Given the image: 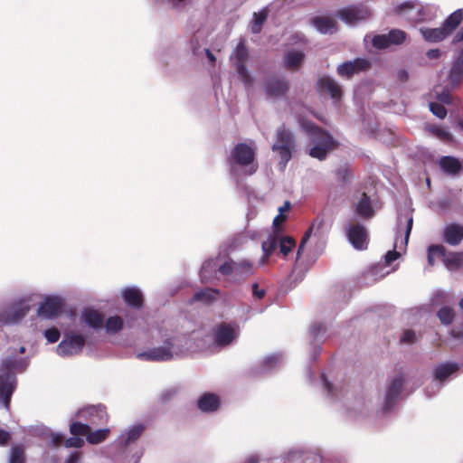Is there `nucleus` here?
Here are the masks:
<instances>
[{"label":"nucleus","instance_id":"12","mask_svg":"<svg viewBox=\"0 0 463 463\" xmlns=\"http://www.w3.org/2000/svg\"><path fill=\"white\" fill-rule=\"evenodd\" d=\"M240 335V327L236 323H221L213 329V341L218 346L232 344Z\"/></svg>","mask_w":463,"mask_h":463},{"label":"nucleus","instance_id":"15","mask_svg":"<svg viewBox=\"0 0 463 463\" xmlns=\"http://www.w3.org/2000/svg\"><path fill=\"white\" fill-rule=\"evenodd\" d=\"M62 306L63 299L61 297L45 296L38 307L37 315L47 319H53L59 316Z\"/></svg>","mask_w":463,"mask_h":463},{"label":"nucleus","instance_id":"54","mask_svg":"<svg viewBox=\"0 0 463 463\" xmlns=\"http://www.w3.org/2000/svg\"><path fill=\"white\" fill-rule=\"evenodd\" d=\"M321 378L323 381L324 388L327 391L328 395L334 397L335 387L326 379L324 374L321 375Z\"/></svg>","mask_w":463,"mask_h":463},{"label":"nucleus","instance_id":"4","mask_svg":"<svg viewBox=\"0 0 463 463\" xmlns=\"http://www.w3.org/2000/svg\"><path fill=\"white\" fill-rule=\"evenodd\" d=\"M255 147L248 144L236 145L231 153L230 163L232 171L237 173L241 170L245 175H252L257 171L258 165L254 162Z\"/></svg>","mask_w":463,"mask_h":463},{"label":"nucleus","instance_id":"29","mask_svg":"<svg viewBox=\"0 0 463 463\" xmlns=\"http://www.w3.org/2000/svg\"><path fill=\"white\" fill-rule=\"evenodd\" d=\"M319 88L330 94L331 98L335 101L340 100L342 97V90L340 85L329 77H323L318 80Z\"/></svg>","mask_w":463,"mask_h":463},{"label":"nucleus","instance_id":"53","mask_svg":"<svg viewBox=\"0 0 463 463\" xmlns=\"http://www.w3.org/2000/svg\"><path fill=\"white\" fill-rule=\"evenodd\" d=\"M400 257V253L396 251V250H389L385 254V263L390 265L393 260H397Z\"/></svg>","mask_w":463,"mask_h":463},{"label":"nucleus","instance_id":"25","mask_svg":"<svg viewBox=\"0 0 463 463\" xmlns=\"http://www.w3.org/2000/svg\"><path fill=\"white\" fill-rule=\"evenodd\" d=\"M448 80L452 87L458 85L463 80V49L452 61Z\"/></svg>","mask_w":463,"mask_h":463},{"label":"nucleus","instance_id":"23","mask_svg":"<svg viewBox=\"0 0 463 463\" xmlns=\"http://www.w3.org/2000/svg\"><path fill=\"white\" fill-rule=\"evenodd\" d=\"M458 369V365L455 363H444L437 366L434 371L436 383L427 388V392H430V389H439V383L445 381L449 375L456 373ZM428 394L430 395V393Z\"/></svg>","mask_w":463,"mask_h":463},{"label":"nucleus","instance_id":"30","mask_svg":"<svg viewBox=\"0 0 463 463\" xmlns=\"http://www.w3.org/2000/svg\"><path fill=\"white\" fill-rule=\"evenodd\" d=\"M354 205L356 213L361 217L368 219L373 216L374 211L372 207L370 198L366 194H362Z\"/></svg>","mask_w":463,"mask_h":463},{"label":"nucleus","instance_id":"32","mask_svg":"<svg viewBox=\"0 0 463 463\" xmlns=\"http://www.w3.org/2000/svg\"><path fill=\"white\" fill-rule=\"evenodd\" d=\"M315 28L321 33H332L335 29V21L329 17L317 16L312 20Z\"/></svg>","mask_w":463,"mask_h":463},{"label":"nucleus","instance_id":"61","mask_svg":"<svg viewBox=\"0 0 463 463\" xmlns=\"http://www.w3.org/2000/svg\"><path fill=\"white\" fill-rule=\"evenodd\" d=\"M463 41V27L455 34L453 37L452 43H458Z\"/></svg>","mask_w":463,"mask_h":463},{"label":"nucleus","instance_id":"45","mask_svg":"<svg viewBox=\"0 0 463 463\" xmlns=\"http://www.w3.org/2000/svg\"><path fill=\"white\" fill-rule=\"evenodd\" d=\"M438 317L442 324L449 325L452 322L454 312L450 307H441L438 312Z\"/></svg>","mask_w":463,"mask_h":463},{"label":"nucleus","instance_id":"22","mask_svg":"<svg viewBox=\"0 0 463 463\" xmlns=\"http://www.w3.org/2000/svg\"><path fill=\"white\" fill-rule=\"evenodd\" d=\"M403 383L404 378L402 374H398L391 380L385 393V409H390L394 404L401 392Z\"/></svg>","mask_w":463,"mask_h":463},{"label":"nucleus","instance_id":"13","mask_svg":"<svg viewBox=\"0 0 463 463\" xmlns=\"http://www.w3.org/2000/svg\"><path fill=\"white\" fill-rule=\"evenodd\" d=\"M349 242L356 250H362L367 248L369 235L366 228L355 222H351L345 228Z\"/></svg>","mask_w":463,"mask_h":463},{"label":"nucleus","instance_id":"28","mask_svg":"<svg viewBox=\"0 0 463 463\" xmlns=\"http://www.w3.org/2000/svg\"><path fill=\"white\" fill-rule=\"evenodd\" d=\"M444 241L449 245H458L463 239V226L459 224H449L443 232Z\"/></svg>","mask_w":463,"mask_h":463},{"label":"nucleus","instance_id":"3","mask_svg":"<svg viewBox=\"0 0 463 463\" xmlns=\"http://www.w3.org/2000/svg\"><path fill=\"white\" fill-rule=\"evenodd\" d=\"M28 365L26 358L10 356L5 359L0 366V401L8 409L11 396L15 389L16 379L14 371L23 372Z\"/></svg>","mask_w":463,"mask_h":463},{"label":"nucleus","instance_id":"55","mask_svg":"<svg viewBox=\"0 0 463 463\" xmlns=\"http://www.w3.org/2000/svg\"><path fill=\"white\" fill-rule=\"evenodd\" d=\"M286 220V216H284L282 213H279L273 220V228L272 231H275L276 229H280L279 226Z\"/></svg>","mask_w":463,"mask_h":463},{"label":"nucleus","instance_id":"27","mask_svg":"<svg viewBox=\"0 0 463 463\" xmlns=\"http://www.w3.org/2000/svg\"><path fill=\"white\" fill-rule=\"evenodd\" d=\"M124 301L134 308H140L143 305V295L137 287H128L122 289Z\"/></svg>","mask_w":463,"mask_h":463},{"label":"nucleus","instance_id":"58","mask_svg":"<svg viewBox=\"0 0 463 463\" xmlns=\"http://www.w3.org/2000/svg\"><path fill=\"white\" fill-rule=\"evenodd\" d=\"M429 59H438L440 56V51L439 49L429 50L426 53Z\"/></svg>","mask_w":463,"mask_h":463},{"label":"nucleus","instance_id":"2","mask_svg":"<svg viewBox=\"0 0 463 463\" xmlns=\"http://www.w3.org/2000/svg\"><path fill=\"white\" fill-rule=\"evenodd\" d=\"M300 126L309 137L307 154L320 161L326 158L327 154L334 150L337 143L326 131L316 127L312 122L301 119Z\"/></svg>","mask_w":463,"mask_h":463},{"label":"nucleus","instance_id":"48","mask_svg":"<svg viewBox=\"0 0 463 463\" xmlns=\"http://www.w3.org/2000/svg\"><path fill=\"white\" fill-rule=\"evenodd\" d=\"M43 335L49 343H55L60 338V331L56 328L46 329Z\"/></svg>","mask_w":463,"mask_h":463},{"label":"nucleus","instance_id":"17","mask_svg":"<svg viewBox=\"0 0 463 463\" xmlns=\"http://www.w3.org/2000/svg\"><path fill=\"white\" fill-rule=\"evenodd\" d=\"M371 13L366 6H349L339 12V17L348 25H354L357 23L366 20Z\"/></svg>","mask_w":463,"mask_h":463},{"label":"nucleus","instance_id":"33","mask_svg":"<svg viewBox=\"0 0 463 463\" xmlns=\"http://www.w3.org/2000/svg\"><path fill=\"white\" fill-rule=\"evenodd\" d=\"M304 60V53L301 51L292 50L285 53V67L290 70H297Z\"/></svg>","mask_w":463,"mask_h":463},{"label":"nucleus","instance_id":"57","mask_svg":"<svg viewBox=\"0 0 463 463\" xmlns=\"http://www.w3.org/2000/svg\"><path fill=\"white\" fill-rule=\"evenodd\" d=\"M10 433L6 430L0 429V445H5L10 439Z\"/></svg>","mask_w":463,"mask_h":463},{"label":"nucleus","instance_id":"9","mask_svg":"<svg viewBox=\"0 0 463 463\" xmlns=\"http://www.w3.org/2000/svg\"><path fill=\"white\" fill-rule=\"evenodd\" d=\"M442 257L444 265L449 270L459 269L463 264V253L449 252L446 253L443 245H430L428 249V262L430 266L435 263L434 258Z\"/></svg>","mask_w":463,"mask_h":463},{"label":"nucleus","instance_id":"52","mask_svg":"<svg viewBox=\"0 0 463 463\" xmlns=\"http://www.w3.org/2000/svg\"><path fill=\"white\" fill-rule=\"evenodd\" d=\"M252 294L255 298L261 299L265 296L266 291L263 288H260L257 283H254L252 285Z\"/></svg>","mask_w":463,"mask_h":463},{"label":"nucleus","instance_id":"51","mask_svg":"<svg viewBox=\"0 0 463 463\" xmlns=\"http://www.w3.org/2000/svg\"><path fill=\"white\" fill-rule=\"evenodd\" d=\"M84 445V440L79 437L69 438L65 440L66 448H81Z\"/></svg>","mask_w":463,"mask_h":463},{"label":"nucleus","instance_id":"49","mask_svg":"<svg viewBox=\"0 0 463 463\" xmlns=\"http://www.w3.org/2000/svg\"><path fill=\"white\" fill-rule=\"evenodd\" d=\"M417 340L416 333L413 330H405L401 336V341L404 344H412Z\"/></svg>","mask_w":463,"mask_h":463},{"label":"nucleus","instance_id":"10","mask_svg":"<svg viewBox=\"0 0 463 463\" xmlns=\"http://www.w3.org/2000/svg\"><path fill=\"white\" fill-rule=\"evenodd\" d=\"M85 345V338L79 334L68 332L58 345L56 351L61 356H71L78 354Z\"/></svg>","mask_w":463,"mask_h":463},{"label":"nucleus","instance_id":"62","mask_svg":"<svg viewBox=\"0 0 463 463\" xmlns=\"http://www.w3.org/2000/svg\"><path fill=\"white\" fill-rule=\"evenodd\" d=\"M289 208H290V203H289V202L287 201L284 203V204L282 206H280L279 208V213H283L284 212L288 211Z\"/></svg>","mask_w":463,"mask_h":463},{"label":"nucleus","instance_id":"40","mask_svg":"<svg viewBox=\"0 0 463 463\" xmlns=\"http://www.w3.org/2000/svg\"><path fill=\"white\" fill-rule=\"evenodd\" d=\"M106 330L109 334L118 333L123 326V320L118 316H113L106 321Z\"/></svg>","mask_w":463,"mask_h":463},{"label":"nucleus","instance_id":"39","mask_svg":"<svg viewBox=\"0 0 463 463\" xmlns=\"http://www.w3.org/2000/svg\"><path fill=\"white\" fill-rule=\"evenodd\" d=\"M268 17V11L266 8L260 10L258 13L253 14V21L251 24V32L253 33H259L261 31L262 25L266 22Z\"/></svg>","mask_w":463,"mask_h":463},{"label":"nucleus","instance_id":"14","mask_svg":"<svg viewBox=\"0 0 463 463\" xmlns=\"http://www.w3.org/2000/svg\"><path fill=\"white\" fill-rule=\"evenodd\" d=\"M70 430L72 435H86V439L90 444H99L104 441L109 432V429H100L90 431L88 423L73 422L70 426Z\"/></svg>","mask_w":463,"mask_h":463},{"label":"nucleus","instance_id":"42","mask_svg":"<svg viewBox=\"0 0 463 463\" xmlns=\"http://www.w3.org/2000/svg\"><path fill=\"white\" fill-rule=\"evenodd\" d=\"M218 294V290L213 288H205L196 292L194 295V299L198 301L210 302L211 300L215 299Z\"/></svg>","mask_w":463,"mask_h":463},{"label":"nucleus","instance_id":"31","mask_svg":"<svg viewBox=\"0 0 463 463\" xmlns=\"http://www.w3.org/2000/svg\"><path fill=\"white\" fill-rule=\"evenodd\" d=\"M144 430L145 426L143 424H136L130 427L120 435L119 442L124 446H128L135 442L141 436Z\"/></svg>","mask_w":463,"mask_h":463},{"label":"nucleus","instance_id":"11","mask_svg":"<svg viewBox=\"0 0 463 463\" xmlns=\"http://www.w3.org/2000/svg\"><path fill=\"white\" fill-rule=\"evenodd\" d=\"M248 57V50L242 42L239 43L234 52L231 54V60L234 61L238 76L244 83L245 87H250L253 84V78L246 69L243 62Z\"/></svg>","mask_w":463,"mask_h":463},{"label":"nucleus","instance_id":"63","mask_svg":"<svg viewBox=\"0 0 463 463\" xmlns=\"http://www.w3.org/2000/svg\"><path fill=\"white\" fill-rule=\"evenodd\" d=\"M245 463H259V458L257 455H250L248 457Z\"/></svg>","mask_w":463,"mask_h":463},{"label":"nucleus","instance_id":"34","mask_svg":"<svg viewBox=\"0 0 463 463\" xmlns=\"http://www.w3.org/2000/svg\"><path fill=\"white\" fill-rule=\"evenodd\" d=\"M82 321L93 328H100L104 319L101 314L93 309H85L82 313Z\"/></svg>","mask_w":463,"mask_h":463},{"label":"nucleus","instance_id":"16","mask_svg":"<svg viewBox=\"0 0 463 463\" xmlns=\"http://www.w3.org/2000/svg\"><path fill=\"white\" fill-rule=\"evenodd\" d=\"M219 272L230 276L234 280L252 273V264L248 260L228 261L219 267Z\"/></svg>","mask_w":463,"mask_h":463},{"label":"nucleus","instance_id":"44","mask_svg":"<svg viewBox=\"0 0 463 463\" xmlns=\"http://www.w3.org/2000/svg\"><path fill=\"white\" fill-rule=\"evenodd\" d=\"M388 39L389 43L391 44H401L405 40L406 34L403 31L394 29L389 32Z\"/></svg>","mask_w":463,"mask_h":463},{"label":"nucleus","instance_id":"8","mask_svg":"<svg viewBox=\"0 0 463 463\" xmlns=\"http://www.w3.org/2000/svg\"><path fill=\"white\" fill-rule=\"evenodd\" d=\"M296 146V140L293 133L285 127H280L277 131V139L272 146V151L279 157V165L284 170L288 162L292 157V152Z\"/></svg>","mask_w":463,"mask_h":463},{"label":"nucleus","instance_id":"24","mask_svg":"<svg viewBox=\"0 0 463 463\" xmlns=\"http://www.w3.org/2000/svg\"><path fill=\"white\" fill-rule=\"evenodd\" d=\"M396 12L405 19L411 22H420V3L408 1L396 6Z\"/></svg>","mask_w":463,"mask_h":463},{"label":"nucleus","instance_id":"64","mask_svg":"<svg viewBox=\"0 0 463 463\" xmlns=\"http://www.w3.org/2000/svg\"><path fill=\"white\" fill-rule=\"evenodd\" d=\"M204 52H205V53H206L207 58H208L212 62H214V61H215V57H214V55L210 52V50H208V49H204Z\"/></svg>","mask_w":463,"mask_h":463},{"label":"nucleus","instance_id":"21","mask_svg":"<svg viewBox=\"0 0 463 463\" xmlns=\"http://www.w3.org/2000/svg\"><path fill=\"white\" fill-rule=\"evenodd\" d=\"M369 61L365 59H355L351 61H346L337 67V72L342 77L350 78L354 73H358L366 70L369 67Z\"/></svg>","mask_w":463,"mask_h":463},{"label":"nucleus","instance_id":"37","mask_svg":"<svg viewBox=\"0 0 463 463\" xmlns=\"http://www.w3.org/2000/svg\"><path fill=\"white\" fill-rule=\"evenodd\" d=\"M324 223V221L323 219H317L312 224L311 226L309 227V229L305 232L301 241H300V244L298 246V251H297V258L298 259L301 254L303 253L304 250H305V245L307 243V241L309 240L312 232L314 230H319L320 227L323 225Z\"/></svg>","mask_w":463,"mask_h":463},{"label":"nucleus","instance_id":"7","mask_svg":"<svg viewBox=\"0 0 463 463\" xmlns=\"http://www.w3.org/2000/svg\"><path fill=\"white\" fill-rule=\"evenodd\" d=\"M33 305V296H24L0 312V323L3 325H14L21 322L31 310Z\"/></svg>","mask_w":463,"mask_h":463},{"label":"nucleus","instance_id":"19","mask_svg":"<svg viewBox=\"0 0 463 463\" xmlns=\"http://www.w3.org/2000/svg\"><path fill=\"white\" fill-rule=\"evenodd\" d=\"M288 90V82L286 79L271 77L264 83V91L268 98L277 99L283 97Z\"/></svg>","mask_w":463,"mask_h":463},{"label":"nucleus","instance_id":"18","mask_svg":"<svg viewBox=\"0 0 463 463\" xmlns=\"http://www.w3.org/2000/svg\"><path fill=\"white\" fill-rule=\"evenodd\" d=\"M80 419L87 420L93 425H99L107 421L108 414L103 405H93L84 408L78 412Z\"/></svg>","mask_w":463,"mask_h":463},{"label":"nucleus","instance_id":"56","mask_svg":"<svg viewBox=\"0 0 463 463\" xmlns=\"http://www.w3.org/2000/svg\"><path fill=\"white\" fill-rule=\"evenodd\" d=\"M51 439L53 445H60L63 441L64 436L61 433L52 432L51 434Z\"/></svg>","mask_w":463,"mask_h":463},{"label":"nucleus","instance_id":"26","mask_svg":"<svg viewBox=\"0 0 463 463\" xmlns=\"http://www.w3.org/2000/svg\"><path fill=\"white\" fill-rule=\"evenodd\" d=\"M219 396L214 393H203L197 401V406L203 412H213L220 407Z\"/></svg>","mask_w":463,"mask_h":463},{"label":"nucleus","instance_id":"46","mask_svg":"<svg viewBox=\"0 0 463 463\" xmlns=\"http://www.w3.org/2000/svg\"><path fill=\"white\" fill-rule=\"evenodd\" d=\"M372 44L377 49H384L390 46L387 34L373 35L371 38Z\"/></svg>","mask_w":463,"mask_h":463},{"label":"nucleus","instance_id":"59","mask_svg":"<svg viewBox=\"0 0 463 463\" xmlns=\"http://www.w3.org/2000/svg\"><path fill=\"white\" fill-rule=\"evenodd\" d=\"M324 329V326L321 325V324H317V325H314L312 327H311V334L315 336V337H317L320 331H322Z\"/></svg>","mask_w":463,"mask_h":463},{"label":"nucleus","instance_id":"50","mask_svg":"<svg viewBox=\"0 0 463 463\" xmlns=\"http://www.w3.org/2000/svg\"><path fill=\"white\" fill-rule=\"evenodd\" d=\"M435 93H436L437 99L441 103L450 104L454 100V98L452 97V95L449 91H447V90H442L441 92H439L438 90H435Z\"/></svg>","mask_w":463,"mask_h":463},{"label":"nucleus","instance_id":"38","mask_svg":"<svg viewBox=\"0 0 463 463\" xmlns=\"http://www.w3.org/2000/svg\"><path fill=\"white\" fill-rule=\"evenodd\" d=\"M439 7L434 5H421L420 4V16L419 21H430L436 18Z\"/></svg>","mask_w":463,"mask_h":463},{"label":"nucleus","instance_id":"36","mask_svg":"<svg viewBox=\"0 0 463 463\" xmlns=\"http://www.w3.org/2000/svg\"><path fill=\"white\" fill-rule=\"evenodd\" d=\"M439 166L449 174H457L461 168V164L454 157L443 156L439 160Z\"/></svg>","mask_w":463,"mask_h":463},{"label":"nucleus","instance_id":"41","mask_svg":"<svg viewBox=\"0 0 463 463\" xmlns=\"http://www.w3.org/2000/svg\"><path fill=\"white\" fill-rule=\"evenodd\" d=\"M282 363V356L280 354H271L264 358L262 362V371L266 372L275 368Z\"/></svg>","mask_w":463,"mask_h":463},{"label":"nucleus","instance_id":"60","mask_svg":"<svg viewBox=\"0 0 463 463\" xmlns=\"http://www.w3.org/2000/svg\"><path fill=\"white\" fill-rule=\"evenodd\" d=\"M80 457L78 452L71 453L65 463H79Z\"/></svg>","mask_w":463,"mask_h":463},{"label":"nucleus","instance_id":"43","mask_svg":"<svg viewBox=\"0 0 463 463\" xmlns=\"http://www.w3.org/2000/svg\"><path fill=\"white\" fill-rule=\"evenodd\" d=\"M9 463H24V449L21 446H13L10 450Z\"/></svg>","mask_w":463,"mask_h":463},{"label":"nucleus","instance_id":"5","mask_svg":"<svg viewBox=\"0 0 463 463\" xmlns=\"http://www.w3.org/2000/svg\"><path fill=\"white\" fill-rule=\"evenodd\" d=\"M295 247V241L282 233L281 229H276L270 232L267 238L261 242L263 256L260 260V264H265L269 257L277 250L286 257Z\"/></svg>","mask_w":463,"mask_h":463},{"label":"nucleus","instance_id":"47","mask_svg":"<svg viewBox=\"0 0 463 463\" xmlns=\"http://www.w3.org/2000/svg\"><path fill=\"white\" fill-rule=\"evenodd\" d=\"M430 110L439 118H444L447 115V110L443 105L437 102H430L429 104Z\"/></svg>","mask_w":463,"mask_h":463},{"label":"nucleus","instance_id":"35","mask_svg":"<svg viewBox=\"0 0 463 463\" xmlns=\"http://www.w3.org/2000/svg\"><path fill=\"white\" fill-rule=\"evenodd\" d=\"M219 265L216 260H208L203 262L201 269V279L203 282H208L213 278V274L219 271Z\"/></svg>","mask_w":463,"mask_h":463},{"label":"nucleus","instance_id":"20","mask_svg":"<svg viewBox=\"0 0 463 463\" xmlns=\"http://www.w3.org/2000/svg\"><path fill=\"white\" fill-rule=\"evenodd\" d=\"M413 219L411 216H407L402 222V218L399 219L398 231L394 241V249L402 250L408 244L409 237L411 232Z\"/></svg>","mask_w":463,"mask_h":463},{"label":"nucleus","instance_id":"1","mask_svg":"<svg viewBox=\"0 0 463 463\" xmlns=\"http://www.w3.org/2000/svg\"><path fill=\"white\" fill-rule=\"evenodd\" d=\"M197 333L190 335L175 333L164 336L163 345L151 348L146 352L137 354V357L143 361H169L182 357L190 352L195 351L201 345L194 341Z\"/></svg>","mask_w":463,"mask_h":463},{"label":"nucleus","instance_id":"6","mask_svg":"<svg viewBox=\"0 0 463 463\" xmlns=\"http://www.w3.org/2000/svg\"><path fill=\"white\" fill-rule=\"evenodd\" d=\"M462 20L463 12L461 9H458L444 21L441 27H420V33L427 42H440L447 38L461 24Z\"/></svg>","mask_w":463,"mask_h":463}]
</instances>
